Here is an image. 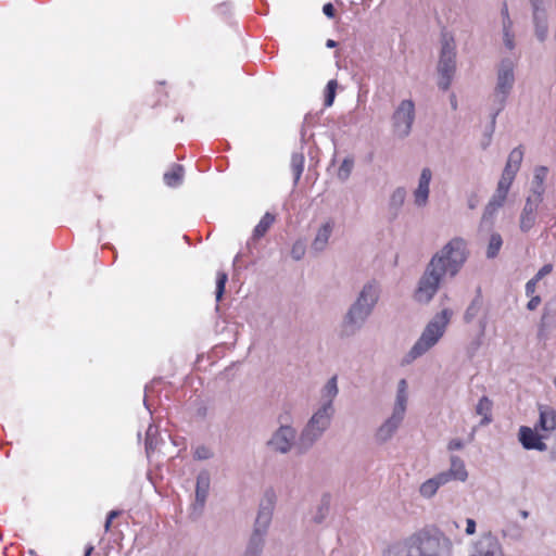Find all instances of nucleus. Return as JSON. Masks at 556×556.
<instances>
[{
	"mask_svg": "<svg viewBox=\"0 0 556 556\" xmlns=\"http://www.w3.org/2000/svg\"><path fill=\"white\" fill-rule=\"evenodd\" d=\"M353 167H354V159L352 156H346L342 161V163L338 169V178L341 181L348 180L352 173Z\"/></svg>",
	"mask_w": 556,
	"mask_h": 556,
	"instance_id": "e433bc0d",
	"label": "nucleus"
},
{
	"mask_svg": "<svg viewBox=\"0 0 556 556\" xmlns=\"http://www.w3.org/2000/svg\"><path fill=\"white\" fill-rule=\"evenodd\" d=\"M440 475L446 476V483H448L452 480H458L464 482L468 478V472L466 470L463 459L456 455L451 456L450 469L440 472Z\"/></svg>",
	"mask_w": 556,
	"mask_h": 556,
	"instance_id": "4be33fe9",
	"label": "nucleus"
},
{
	"mask_svg": "<svg viewBox=\"0 0 556 556\" xmlns=\"http://www.w3.org/2000/svg\"><path fill=\"white\" fill-rule=\"evenodd\" d=\"M415 119V104L412 100H403L392 115V125L394 134L403 139L412 130Z\"/></svg>",
	"mask_w": 556,
	"mask_h": 556,
	"instance_id": "f8f14e48",
	"label": "nucleus"
},
{
	"mask_svg": "<svg viewBox=\"0 0 556 556\" xmlns=\"http://www.w3.org/2000/svg\"><path fill=\"white\" fill-rule=\"evenodd\" d=\"M501 16H502V25H513L514 22L510 18L507 4L504 3L502 10H501Z\"/></svg>",
	"mask_w": 556,
	"mask_h": 556,
	"instance_id": "c03bdc74",
	"label": "nucleus"
},
{
	"mask_svg": "<svg viewBox=\"0 0 556 556\" xmlns=\"http://www.w3.org/2000/svg\"><path fill=\"white\" fill-rule=\"evenodd\" d=\"M330 503H331V496L330 494L326 493L321 496L320 503L317 507L316 515L314 516V521L316 523H321L326 517L328 516L329 509H330Z\"/></svg>",
	"mask_w": 556,
	"mask_h": 556,
	"instance_id": "72a5a7b5",
	"label": "nucleus"
},
{
	"mask_svg": "<svg viewBox=\"0 0 556 556\" xmlns=\"http://www.w3.org/2000/svg\"><path fill=\"white\" fill-rule=\"evenodd\" d=\"M326 47L327 48H334L337 47V42L332 39H328L327 42H326Z\"/></svg>",
	"mask_w": 556,
	"mask_h": 556,
	"instance_id": "4d7b16f0",
	"label": "nucleus"
},
{
	"mask_svg": "<svg viewBox=\"0 0 556 556\" xmlns=\"http://www.w3.org/2000/svg\"><path fill=\"white\" fill-rule=\"evenodd\" d=\"M407 401V382L405 379H401L397 383L396 396L392 414L380 425L375 433V440L377 443H387L396 433L404 420Z\"/></svg>",
	"mask_w": 556,
	"mask_h": 556,
	"instance_id": "0eeeda50",
	"label": "nucleus"
},
{
	"mask_svg": "<svg viewBox=\"0 0 556 556\" xmlns=\"http://www.w3.org/2000/svg\"><path fill=\"white\" fill-rule=\"evenodd\" d=\"M305 157L302 152H293L291 155L290 167L293 173V184L298 185L301 175L304 170Z\"/></svg>",
	"mask_w": 556,
	"mask_h": 556,
	"instance_id": "c85d7f7f",
	"label": "nucleus"
},
{
	"mask_svg": "<svg viewBox=\"0 0 556 556\" xmlns=\"http://www.w3.org/2000/svg\"><path fill=\"white\" fill-rule=\"evenodd\" d=\"M466 534L472 535L476 532V521L473 519L468 518L466 520Z\"/></svg>",
	"mask_w": 556,
	"mask_h": 556,
	"instance_id": "3c124183",
	"label": "nucleus"
},
{
	"mask_svg": "<svg viewBox=\"0 0 556 556\" xmlns=\"http://www.w3.org/2000/svg\"><path fill=\"white\" fill-rule=\"evenodd\" d=\"M453 543L434 526H427L391 544L384 556H451Z\"/></svg>",
	"mask_w": 556,
	"mask_h": 556,
	"instance_id": "f257e3e1",
	"label": "nucleus"
},
{
	"mask_svg": "<svg viewBox=\"0 0 556 556\" xmlns=\"http://www.w3.org/2000/svg\"><path fill=\"white\" fill-rule=\"evenodd\" d=\"M543 201L527 197L519 216V229L521 232H529L535 225L538 210Z\"/></svg>",
	"mask_w": 556,
	"mask_h": 556,
	"instance_id": "4468645a",
	"label": "nucleus"
},
{
	"mask_svg": "<svg viewBox=\"0 0 556 556\" xmlns=\"http://www.w3.org/2000/svg\"><path fill=\"white\" fill-rule=\"evenodd\" d=\"M161 441L159 430L156 427L150 425L146 432V453L150 456L159 445Z\"/></svg>",
	"mask_w": 556,
	"mask_h": 556,
	"instance_id": "7c9ffc66",
	"label": "nucleus"
},
{
	"mask_svg": "<svg viewBox=\"0 0 556 556\" xmlns=\"http://www.w3.org/2000/svg\"><path fill=\"white\" fill-rule=\"evenodd\" d=\"M541 303V296L539 295H533V296H530V300L527 304V308L529 311H534Z\"/></svg>",
	"mask_w": 556,
	"mask_h": 556,
	"instance_id": "09e8293b",
	"label": "nucleus"
},
{
	"mask_svg": "<svg viewBox=\"0 0 556 556\" xmlns=\"http://www.w3.org/2000/svg\"><path fill=\"white\" fill-rule=\"evenodd\" d=\"M538 428L542 431L551 432L556 429V409L549 405L539 406Z\"/></svg>",
	"mask_w": 556,
	"mask_h": 556,
	"instance_id": "5701e85b",
	"label": "nucleus"
},
{
	"mask_svg": "<svg viewBox=\"0 0 556 556\" xmlns=\"http://www.w3.org/2000/svg\"><path fill=\"white\" fill-rule=\"evenodd\" d=\"M338 83L334 79H331L328 81L326 86V94H325V105L331 106L334 98H336V89H337Z\"/></svg>",
	"mask_w": 556,
	"mask_h": 556,
	"instance_id": "ea45409f",
	"label": "nucleus"
},
{
	"mask_svg": "<svg viewBox=\"0 0 556 556\" xmlns=\"http://www.w3.org/2000/svg\"><path fill=\"white\" fill-rule=\"evenodd\" d=\"M94 549V546L92 544H88L86 547H85V554L84 556H90L92 554Z\"/></svg>",
	"mask_w": 556,
	"mask_h": 556,
	"instance_id": "6e6d98bb",
	"label": "nucleus"
},
{
	"mask_svg": "<svg viewBox=\"0 0 556 556\" xmlns=\"http://www.w3.org/2000/svg\"><path fill=\"white\" fill-rule=\"evenodd\" d=\"M451 105L454 110L457 108V101L454 94L451 96Z\"/></svg>",
	"mask_w": 556,
	"mask_h": 556,
	"instance_id": "13d9d810",
	"label": "nucleus"
},
{
	"mask_svg": "<svg viewBox=\"0 0 556 556\" xmlns=\"http://www.w3.org/2000/svg\"><path fill=\"white\" fill-rule=\"evenodd\" d=\"M381 294L380 283L375 280H368L358 291L355 300L350 305L342 317L338 336L340 339H350L358 333L368 318L375 311Z\"/></svg>",
	"mask_w": 556,
	"mask_h": 556,
	"instance_id": "f03ea898",
	"label": "nucleus"
},
{
	"mask_svg": "<svg viewBox=\"0 0 556 556\" xmlns=\"http://www.w3.org/2000/svg\"><path fill=\"white\" fill-rule=\"evenodd\" d=\"M290 421L291 416L288 414H281L278 416V422L280 426L273 432L266 442V446L270 451L286 455L291 452L293 447L296 448L298 431Z\"/></svg>",
	"mask_w": 556,
	"mask_h": 556,
	"instance_id": "9d476101",
	"label": "nucleus"
},
{
	"mask_svg": "<svg viewBox=\"0 0 556 556\" xmlns=\"http://www.w3.org/2000/svg\"><path fill=\"white\" fill-rule=\"evenodd\" d=\"M536 285H538V281H534V279H533V278H531V279L526 283L525 291H526V295H527V296H533V295H534V292H535V289H536Z\"/></svg>",
	"mask_w": 556,
	"mask_h": 556,
	"instance_id": "a18cd8bd",
	"label": "nucleus"
},
{
	"mask_svg": "<svg viewBox=\"0 0 556 556\" xmlns=\"http://www.w3.org/2000/svg\"><path fill=\"white\" fill-rule=\"evenodd\" d=\"M456 71V43L453 35L448 31L441 34V49L438 62L439 81L438 86L442 90H447L451 86Z\"/></svg>",
	"mask_w": 556,
	"mask_h": 556,
	"instance_id": "1a4fd4ad",
	"label": "nucleus"
},
{
	"mask_svg": "<svg viewBox=\"0 0 556 556\" xmlns=\"http://www.w3.org/2000/svg\"><path fill=\"white\" fill-rule=\"evenodd\" d=\"M432 179V170L429 167H424L418 178L417 188L413 192L414 204L417 207H425L429 202L430 182Z\"/></svg>",
	"mask_w": 556,
	"mask_h": 556,
	"instance_id": "2eb2a0df",
	"label": "nucleus"
},
{
	"mask_svg": "<svg viewBox=\"0 0 556 556\" xmlns=\"http://www.w3.org/2000/svg\"><path fill=\"white\" fill-rule=\"evenodd\" d=\"M434 265V262H429L418 281L414 298L419 303H429L440 288L443 277L435 271Z\"/></svg>",
	"mask_w": 556,
	"mask_h": 556,
	"instance_id": "9b49d317",
	"label": "nucleus"
},
{
	"mask_svg": "<svg viewBox=\"0 0 556 556\" xmlns=\"http://www.w3.org/2000/svg\"><path fill=\"white\" fill-rule=\"evenodd\" d=\"M478 197L476 194H471L468 197L467 204L470 210H475L478 205Z\"/></svg>",
	"mask_w": 556,
	"mask_h": 556,
	"instance_id": "864d4df0",
	"label": "nucleus"
},
{
	"mask_svg": "<svg viewBox=\"0 0 556 556\" xmlns=\"http://www.w3.org/2000/svg\"><path fill=\"white\" fill-rule=\"evenodd\" d=\"M452 314L451 309L444 308L431 318V320L426 325L419 339L403 357L402 365L413 363L440 341L450 324Z\"/></svg>",
	"mask_w": 556,
	"mask_h": 556,
	"instance_id": "20e7f679",
	"label": "nucleus"
},
{
	"mask_svg": "<svg viewBox=\"0 0 556 556\" xmlns=\"http://www.w3.org/2000/svg\"><path fill=\"white\" fill-rule=\"evenodd\" d=\"M323 12L327 17L332 18L334 17L336 10L332 3L328 2L323 7Z\"/></svg>",
	"mask_w": 556,
	"mask_h": 556,
	"instance_id": "8fccbe9b",
	"label": "nucleus"
},
{
	"mask_svg": "<svg viewBox=\"0 0 556 556\" xmlns=\"http://www.w3.org/2000/svg\"><path fill=\"white\" fill-rule=\"evenodd\" d=\"M519 514L523 519H527L529 517V513L527 510H520Z\"/></svg>",
	"mask_w": 556,
	"mask_h": 556,
	"instance_id": "bf43d9fd",
	"label": "nucleus"
},
{
	"mask_svg": "<svg viewBox=\"0 0 556 556\" xmlns=\"http://www.w3.org/2000/svg\"><path fill=\"white\" fill-rule=\"evenodd\" d=\"M503 245L502 236L498 232H493L490 236L485 255L488 258H495Z\"/></svg>",
	"mask_w": 556,
	"mask_h": 556,
	"instance_id": "473e14b6",
	"label": "nucleus"
},
{
	"mask_svg": "<svg viewBox=\"0 0 556 556\" xmlns=\"http://www.w3.org/2000/svg\"><path fill=\"white\" fill-rule=\"evenodd\" d=\"M548 175V168L546 166H536L533 172V178L531 181L529 198L543 201L545 193V180Z\"/></svg>",
	"mask_w": 556,
	"mask_h": 556,
	"instance_id": "a211bd4d",
	"label": "nucleus"
},
{
	"mask_svg": "<svg viewBox=\"0 0 556 556\" xmlns=\"http://www.w3.org/2000/svg\"><path fill=\"white\" fill-rule=\"evenodd\" d=\"M518 437L525 450H535L540 452L547 450V445L543 442L542 437L529 427L521 426Z\"/></svg>",
	"mask_w": 556,
	"mask_h": 556,
	"instance_id": "f3484780",
	"label": "nucleus"
},
{
	"mask_svg": "<svg viewBox=\"0 0 556 556\" xmlns=\"http://www.w3.org/2000/svg\"><path fill=\"white\" fill-rule=\"evenodd\" d=\"M484 312H486V308L484 307V301L482 296L481 288L478 287L476 290V295L467 306L465 313H464V321L466 324L472 323L477 317L480 315H483Z\"/></svg>",
	"mask_w": 556,
	"mask_h": 556,
	"instance_id": "aec40b11",
	"label": "nucleus"
},
{
	"mask_svg": "<svg viewBox=\"0 0 556 556\" xmlns=\"http://www.w3.org/2000/svg\"><path fill=\"white\" fill-rule=\"evenodd\" d=\"M502 206L503 205L490 200L484 207L482 223L492 222L493 217Z\"/></svg>",
	"mask_w": 556,
	"mask_h": 556,
	"instance_id": "4c0bfd02",
	"label": "nucleus"
},
{
	"mask_svg": "<svg viewBox=\"0 0 556 556\" xmlns=\"http://www.w3.org/2000/svg\"><path fill=\"white\" fill-rule=\"evenodd\" d=\"M339 393L338 378L337 376L331 377L321 389V404L320 408H326L329 412L334 413L333 401Z\"/></svg>",
	"mask_w": 556,
	"mask_h": 556,
	"instance_id": "6ab92c4d",
	"label": "nucleus"
},
{
	"mask_svg": "<svg viewBox=\"0 0 556 556\" xmlns=\"http://www.w3.org/2000/svg\"><path fill=\"white\" fill-rule=\"evenodd\" d=\"M515 63L509 58H503L496 68V84L491 97V108L496 112L505 109L508 97L515 85Z\"/></svg>",
	"mask_w": 556,
	"mask_h": 556,
	"instance_id": "6e6552de",
	"label": "nucleus"
},
{
	"mask_svg": "<svg viewBox=\"0 0 556 556\" xmlns=\"http://www.w3.org/2000/svg\"><path fill=\"white\" fill-rule=\"evenodd\" d=\"M497 552L500 553V547L498 546H495L494 549L492 551H488L483 554V556H496Z\"/></svg>",
	"mask_w": 556,
	"mask_h": 556,
	"instance_id": "5fc2aeb1",
	"label": "nucleus"
},
{
	"mask_svg": "<svg viewBox=\"0 0 556 556\" xmlns=\"http://www.w3.org/2000/svg\"><path fill=\"white\" fill-rule=\"evenodd\" d=\"M163 179L165 185L170 188L179 187L184 180V167L175 164L169 172L164 174Z\"/></svg>",
	"mask_w": 556,
	"mask_h": 556,
	"instance_id": "cd10ccee",
	"label": "nucleus"
},
{
	"mask_svg": "<svg viewBox=\"0 0 556 556\" xmlns=\"http://www.w3.org/2000/svg\"><path fill=\"white\" fill-rule=\"evenodd\" d=\"M446 484V476L435 475L434 477L426 480L419 488V493L425 498H431L435 495L440 486Z\"/></svg>",
	"mask_w": 556,
	"mask_h": 556,
	"instance_id": "a878e982",
	"label": "nucleus"
},
{
	"mask_svg": "<svg viewBox=\"0 0 556 556\" xmlns=\"http://www.w3.org/2000/svg\"><path fill=\"white\" fill-rule=\"evenodd\" d=\"M228 280V276L226 273H223V271H219L217 274V278H216V291H215V296H216V301L219 302L225 293V286H226V282Z\"/></svg>",
	"mask_w": 556,
	"mask_h": 556,
	"instance_id": "58836bf2",
	"label": "nucleus"
},
{
	"mask_svg": "<svg viewBox=\"0 0 556 556\" xmlns=\"http://www.w3.org/2000/svg\"><path fill=\"white\" fill-rule=\"evenodd\" d=\"M490 110H491L490 125L485 128L484 134H483V140L481 142V148L483 150H485L491 144L492 136L495 130L496 118H497L498 114L501 113V112H496V110L492 109V108Z\"/></svg>",
	"mask_w": 556,
	"mask_h": 556,
	"instance_id": "2f4dec72",
	"label": "nucleus"
},
{
	"mask_svg": "<svg viewBox=\"0 0 556 556\" xmlns=\"http://www.w3.org/2000/svg\"><path fill=\"white\" fill-rule=\"evenodd\" d=\"M274 222L275 216L273 214L267 212L263 215L258 224L255 226L251 239L247 242V250L249 253H251L254 242L265 236Z\"/></svg>",
	"mask_w": 556,
	"mask_h": 556,
	"instance_id": "b1692460",
	"label": "nucleus"
},
{
	"mask_svg": "<svg viewBox=\"0 0 556 556\" xmlns=\"http://www.w3.org/2000/svg\"><path fill=\"white\" fill-rule=\"evenodd\" d=\"M275 504L276 493L273 489H267L261 500L253 529L242 556H262L268 529L271 523Z\"/></svg>",
	"mask_w": 556,
	"mask_h": 556,
	"instance_id": "7ed1b4c3",
	"label": "nucleus"
},
{
	"mask_svg": "<svg viewBox=\"0 0 556 556\" xmlns=\"http://www.w3.org/2000/svg\"><path fill=\"white\" fill-rule=\"evenodd\" d=\"M513 181L514 179L502 175L497 188L490 200L504 205Z\"/></svg>",
	"mask_w": 556,
	"mask_h": 556,
	"instance_id": "bb28decb",
	"label": "nucleus"
},
{
	"mask_svg": "<svg viewBox=\"0 0 556 556\" xmlns=\"http://www.w3.org/2000/svg\"><path fill=\"white\" fill-rule=\"evenodd\" d=\"M491 409L492 402L489 400V397L482 396L476 406V413L482 416L480 425L485 426L491 422Z\"/></svg>",
	"mask_w": 556,
	"mask_h": 556,
	"instance_id": "c756f323",
	"label": "nucleus"
},
{
	"mask_svg": "<svg viewBox=\"0 0 556 556\" xmlns=\"http://www.w3.org/2000/svg\"><path fill=\"white\" fill-rule=\"evenodd\" d=\"M242 254H243V253H239V254H237V255H236L235 261H237V260H238Z\"/></svg>",
	"mask_w": 556,
	"mask_h": 556,
	"instance_id": "052dcab7",
	"label": "nucleus"
},
{
	"mask_svg": "<svg viewBox=\"0 0 556 556\" xmlns=\"http://www.w3.org/2000/svg\"><path fill=\"white\" fill-rule=\"evenodd\" d=\"M406 189L404 187H397L393 190L390 195L389 205L392 210H400L406 199Z\"/></svg>",
	"mask_w": 556,
	"mask_h": 556,
	"instance_id": "c9c22d12",
	"label": "nucleus"
},
{
	"mask_svg": "<svg viewBox=\"0 0 556 556\" xmlns=\"http://www.w3.org/2000/svg\"><path fill=\"white\" fill-rule=\"evenodd\" d=\"M503 45L508 51L516 48V34L513 25H502Z\"/></svg>",
	"mask_w": 556,
	"mask_h": 556,
	"instance_id": "f704fd0d",
	"label": "nucleus"
},
{
	"mask_svg": "<svg viewBox=\"0 0 556 556\" xmlns=\"http://www.w3.org/2000/svg\"><path fill=\"white\" fill-rule=\"evenodd\" d=\"M334 413L318 407L302 428L296 442V452L304 454L319 441L330 428Z\"/></svg>",
	"mask_w": 556,
	"mask_h": 556,
	"instance_id": "423d86ee",
	"label": "nucleus"
},
{
	"mask_svg": "<svg viewBox=\"0 0 556 556\" xmlns=\"http://www.w3.org/2000/svg\"><path fill=\"white\" fill-rule=\"evenodd\" d=\"M463 446H464V444L459 439H454V440L450 441L447 447L450 451H456V450L463 448Z\"/></svg>",
	"mask_w": 556,
	"mask_h": 556,
	"instance_id": "603ef678",
	"label": "nucleus"
},
{
	"mask_svg": "<svg viewBox=\"0 0 556 556\" xmlns=\"http://www.w3.org/2000/svg\"><path fill=\"white\" fill-rule=\"evenodd\" d=\"M211 484V477L208 471L202 470L197 476V484H195V502L193 504V509L199 510L200 513L203 510Z\"/></svg>",
	"mask_w": 556,
	"mask_h": 556,
	"instance_id": "dca6fc26",
	"label": "nucleus"
},
{
	"mask_svg": "<svg viewBox=\"0 0 556 556\" xmlns=\"http://www.w3.org/2000/svg\"><path fill=\"white\" fill-rule=\"evenodd\" d=\"M468 257L467 243L455 237L438 251L429 262H434V269L443 278H454L463 268Z\"/></svg>",
	"mask_w": 556,
	"mask_h": 556,
	"instance_id": "39448f33",
	"label": "nucleus"
},
{
	"mask_svg": "<svg viewBox=\"0 0 556 556\" xmlns=\"http://www.w3.org/2000/svg\"><path fill=\"white\" fill-rule=\"evenodd\" d=\"M553 271V265L552 264H545L542 266L539 271L532 277L534 281H540L545 276L549 275Z\"/></svg>",
	"mask_w": 556,
	"mask_h": 556,
	"instance_id": "37998d69",
	"label": "nucleus"
},
{
	"mask_svg": "<svg viewBox=\"0 0 556 556\" xmlns=\"http://www.w3.org/2000/svg\"><path fill=\"white\" fill-rule=\"evenodd\" d=\"M532 11V25L536 40L541 43L548 38L549 22L545 0H529Z\"/></svg>",
	"mask_w": 556,
	"mask_h": 556,
	"instance_id": "ddd939ff",
	"label": "nucleus"
},
{
	"mask_svg": "<svg viewBox=\"0 0 556 556\" xmlns=\"http://www.w3.org/2000/svg\"><path fill=\"white\" fill-rule=\"evenodd\" d=\"M523 159V151L521 147L515 148L508 155L505 168L502 173L503 176L515 179L516 174L518 173L521 162Z\"/></svg>",
	"mask_w": 556,
	"mask_h": 556,
	"instance_id": "393cba45",
	"label": "nucleus"
},
{
	"mask_svg": "<svg viewBox=\"0 0 556 556\" xmlns=\"http://www.w3.org/2000/svg\"><path fill=\"white\" fill-rule=\"evenodd\" d=\"M119 515L118 510H111L108 516L104 523V530L108 532L111 529V525L113 522V519H115Z\"/></svg>",
	"mask_w": 556,
	"mask_h": 556,
	"instance_id": "de8ad7c7",
	"label": "nucleus"
},
{
	"mask_svg": "<svg viewBox=\"0 0 556 556\" xmlns=\"http://www.w3.org/2000/svg\"><path fill=\"white\" fill-rule=\"evenodd\" d=\"M333 227H334V224L332 220H327L319 227V229L317 230V233L311 244V249L314 252L320 253L327 248L329 238L333 231Z\"/></svg>",
	"mask_w": 556,
	"mask_h": 556,
	"instance_id": "412c9836",
	"label": "nucleus"
},
{
	"mask_svg": "<svg viewBox=\"0 0 556 556\" xmlns=\"http://www.w3.org/2000/svg\"><path fill=\"white\" fill-rule=\"evenodd\" d=\"M212 452L205 445H200L194 451V458L199 460H205L212 457Z\"/></svg>",
	"mask_w": 556,
	"mask_h": 556,
	"instance_id": "79ce46f5",
	"label": "nucleus"
},
{
	"mask_svg": "<svg viewBox=\"0 0 556 556\" xmlns=\"http://www.w3.org/2000/svg\"><path fill=\"white\" fill-rule=\"evenodd\" d=\"M478 326H479V333L482 337L485 333L486 326H488V315H486V312H484V314L481 315V317L479 318Z\"/></svg>",
	"mask_w": 556,
	"mask_h": 556,
	"instance_id": "49530a36",
	"label": "nucleus"
},
{
	"mask_svg": "<svg viewBox=\"0 0 556 556\" xmlns=\"http://www.w3.org/2000/svg\"><path fill=\"white\" fill-rule=\"evenodd\" d=\"M306 251V245L304 241L298 240L293 243L291 249V256L294 261H300L303 258Z\"/></svg>",
	"mask_w": 556,
	"mask_h": 556,
	"instance_id": "a19ab883",
	"label": "nucleus"
}]
</instances>
